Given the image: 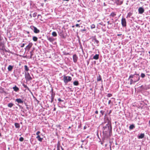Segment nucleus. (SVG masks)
Returning <instances> with one entry per match:
<instances>
[{
	"mask_svg": "<svg viewBox=\"0 0 150 150\" xmlns=\"http://www.w3.org/2000/svg\"><path fill=\"white\" fill-rule=\"evenodd\" d=\"M108 123L103 127V133L104 134H107L108 133L110 134L111 132L112 127L111 124L109 123L110 121L108 120Z\"/></svg>",
	"mask_w": 150,
	"mask_h": 150,
	"instance_id": "nucleus-1",
	"label": "nucleus"
},
{
	"mask_svg": "<svg viewBox=\"0 0 150 150\" xmlns=\"http://www.w3.org/2000/svg\"><path fill=\"white\" fill-rule=\"evenodd\" d=\"M130 78H133V80H134V81L136 83L140 79L139 74H131L129 76V79Z\"/></svg>",
	"mask_w": 150,
	"mask_h": 150,
	"instance_id": "nucleus-2",
	"label": "nucleus"
},
{
	"mask_svg": "<svg viewBox=\"0 0 150 150\" xmlns=\"http://www.w3.org/2000/svg\"><path fill=\"white\" fill-rule=\"evenodd\" d=\"M62 80L65 84L66 85L68 82L71 81L72 78L71 76L64 75L63 76Z\"/></svg>",
	"mask_w": 150,
	"mask_h": 150,
	"instance_id": "nucleus-3",
	"label": "nucleus"
},
{
	"mask_svg": "<svg viewBox=\"0 0 150 150\" xmlns=\"http://www.w3.org/2000/svg\"><path fill=\"white\" fill-rule=\"evenodd\" d=\"M25 79L28 81H31L32 79V78L31 77L28 72L25 73Z\"/></svg>",
	"mask_w": 150,
	"mask_h": 150,
	"instance_id": "nucleus-4",
	"label": "nucleus"
},
{
	"mask_svg": "<svg viewBox=\"0 0 150 150\" xmlns=\"http://www.w3.org/2000/svg\"><path fill=\"white\" fill-rule=\"evenodd\" d=\"M30 28L33 30L34 33H39L40 31L37 28L34 26H30Z\"/></svg>",
	"mask_w": 150,
	"mask_h": 150,
	"instance_id": "nucleus-5",
	"label": "nucleus"
},
{
	"mask_svg": "<svg viewBox=\"0 0 150 150\" xmlns=\"http://www.w3.org/2000/svg\"><path fill=\"white\" fill-rule=\"evenodd\" d=\"M121 24L123 27H125L127 25V23L125 18H122Z\"/></svg>",
	"mask_w": 150,
	"mask_h": 150,
	"instance_id": "nucleus-6",
	"label": "nucleus"
},
{
	"mask_svg": "<svg viewBox=\"0 0 150 150\" xmlns=\"http://www.w3.org/2000/svg\"><path fill=\"white\" fill-rule=\"evenodd\" d=\"M33 45V44L31 42H30L29 43L28 45L26 47L25 49L29 51L30 48L32 47Z\"/></svg>",
	"mask_w": 150,
	"mask_h": 150,
	"instance_id": "nucleus-7",
	"label": "nucleus"
},
{
	"mask_svg": "<svg viewBox=\"0 0 150 150\" xmlns=\"http://www.w3.org/2000/svg\"><path fill=\"white\" fill-rule=\"evenodd\" d=\"M144 11V8L142 7H140L138 9V12L139 14L143 13Z\"/></svg>",
	"mask_w": 150,
	"mask_h": 150,
	"instance_id": "nucleus-8",
	"label": "nucleus"
},
{
	"mask_svg": "<svg viewBox=\"0 0 150 150\" xmlns=\"http://www.w3.org/2000/svg\"><path fill=\"white\" fill-rule=\"evenodd\" d=\"M78 57L76 54H74L73 55V59L74 62L76 63Z\"/></svg>",
	"mask_w": 150,
	"mask_h": 150,
	"instance_id": "nucleus-9",
	"label": "nucleus"
},
{
	"mask_svg": "<svg viewBox=\"0 0 150 150\" xmlns=\"http://www.w3.org/2000/svg\"><path fill=\"white\" fill-rule=\"evenodd\" d=\"M15 101L18 102V103H23V101L20 98H17L16 99Z\"/></svg>",
	"mask_w": 150,
	"mask_h": 150,
	"instance_id": "nucleus-10",
	"label": "nucleus"
},
{
	"mask_svg": "<svg viewBox=\"0 0 150 150\" xmlns=\"http://www.w3.org/2000/svg\"><path fill=\"white\" fill-rule=\"evenodd\" d=\"M13 89L14 91L16 92H18L19 90V88L17 87L16 86H14L13 87Z\"/></svg>",
	"mask_w": 150,
	"mask_h": 150,
	"instance_id": "nucleus-11",
	"label": "nucleus"
},
{
	"mask_svg": "<svg viewBox=\"0 0 150 150\" xmlns=\"http://www.w3.org/2000/svg\"><path fill=\"white\" fill-rule=\"evenodd\" d=\"M93 41L94 42V43L95 44L96 43V45L97 46H98V43H99V42L96 38L93 39Z\"/></svg>",
	"mask_w": 150,
	"mask_h": 150,
	"instance_id": "nucleus-12",
	"label": "nucleus"
},
{
	"mask_svg": "<svg viewBox=\"0 0 150 150\" xmlns=\"http://www.w3.org/2000/svg\"><path fill=\"white\" fill-rule=\"evenodd\" d=\"M13 66L11 65H9L8 67V69L9 71H11L13 68Z\"/></svg>",
	"mask_w": 150,
	"mask_h": 150,
	"instance_id": "nucleus-13",
	"label": "nucleus"
},
{
	"mask_svg": "<svg viewBox=\"0 0 150 150\" xmlns=\"http://www.w3.org/2000/svg\"><path fill=\"white\" fill-rule=\"evenodd\" d=\"M116 4L118 5H120L123 3V1L120 0H117L116 1Z\"/></svg>",
	"mask_w": 150,
	"mask_h": 150,
	"instance_id": "nucleus-14",
	"label": "nucleus"
},
{
	"mask_svg": "<svg viewBox=\"0 0 150 150\" xmlns=\"http://www.w3.org/2000/svg\"><path fill=\"white\" fill-rule=\"evenodd\" d=\"M99 55L98 54H96L93 57V59L97 60L99 59Z\"/></svg>",
	"mask_w": 150,
	"mask_h": 150,
	"instance_id": "nucleus-15",
	"label": "nucleus"
},
{
	"mask_svg": "<svg viewBox=\"0 0 150 150\" xmlns=\"http://www.w3.org/2000/svg\"><path fill=\"white\" fill-rule=\"evenodd\" d=\"M144 134L141 133L140 135L138 136V138L139 139H142L144 137Z\"/></svg>",
	"mask_w": 150,
	"mask_h": 150,
	"instance_id": "nucleus-16",
	"label": "nucleus"
},
{
	"mask_svg": "<svg viewBox=\"0 0 150 150\" xmlns=\"http://www.w3.org/2000/svg\"><path fill=\"white\" fill-rule=\"evenodd\" d=\"M36 138L38 139V140L40 142H42L43 139V138H41L40 135L37 136Z\"/></svg>",
	"mask_w": 150,
	"mask_h": 150,
	"instance_id": "nucleus-17",
	"label": "nucleus"
},
{
	"mask_svg": "<svg viewBox=\"0 0 150 150\" xmlns=\"http://www.w3.org/2000/svg\"><path fill=\"white\" fill-rule=\"evenodd\" d=\"M135 127L134 125V124L131 125L129 127V129L130 130L132 129Z\"/></svg>",
	"mask_w": 150,
	"mask_h": 150,
	"instance_id": "nucleus-18",
	"label": "nucleus"
},
{
	"mask_svg": "<svg viewBox=\"0 0 150 150\" xmlns=\"http://www.w3.org/2000/svg\"><path fill=\"white\" fill-rule=\"evenodd\" d=\"M48 40L50 42H52L54 40L53 38L49 37L47 38Z\"/></svg>",
	"mask_w": 150,
	"mask_h": 150,
	"instance_id": "nucleus-19",
	"label": "nucleus"
},
{
	"mask_svg": "<svg viewBox=\"0 0 150 150\" xmlns=\"http://www.w3.org/2000/svg\"><path fill=\"white\" fill-rule=\"evenodd\" d=\"M116 15V13L114 12H112L110 14V16L112 18L115 17Z\"/></svg>",
	"mask_w": 150,
	"mask_h": 150,
	"instance_id": "nucleus-20",
	"label": "nucleus"
},
{
	"mask_svg": "<svg viewBox=\"0 0 150 150\" xmlns=\"http://www.w3.org/2000/svg\"><path fill=\"white\" fill-rule=\"evenodd\" d=\"M73 84L74 86H77L79 85V83L78 81H75L74 82Z\"/></svg>",
	"mask_w": 150,
	"mask_h": 150,
	"instance_id": "nucleus-21",
	"label": "nucleus"
},
{
	"mask_svg": "<svg viewBox=\"0 0 150 150\" xmlns=\"http://www.w3.org/2000/svg\"><path fill=\"white\" fill-rule=\"evenodd\" d=\"M15 126L16 128H19L20 127V125L18 123H15Z\"/></svg>",
	"mask_w": 150,
	"mask_h": 150,
	"instance_id": "nucleus-22",
	"label": "nucleus"
},
{
	"mask_svg": "<svg viewBox=\"0 0 150 150\" xmlns=\"http://www.w3.org/2000/svg\"><path fill=\"white\" fill-rule=\"evenodd\" d=\"M132 13L131 12H129L128 13L126 18H130L131 16H132Z\"/></svg>",
	"mask_w": 150,
	"mask_h": 150,
	"instance_id": "nucleus-23",
	"label": "nucleus"
},
{
	"mask_svg": "<svg viewBox=\"0 0 150 150\" xmlns=\"http://www.w3.org/2000/svg\"><path fill=\"white\" fill-rule=\"evenodd\" d=\"M52 35L54 37H56L57 35V34L54 31L52 33Z\"/></svg>",
	"mask_w": 150,
	"mask_h": 150,
	"instance_id": "nucleus-24",
	"label": "nucleus"
},
{
	"mask_svg": "<svg viewBox=\"0 0 150 150\" xmlns=\"http://www.w3.org/2000/svg\"><path fill=\"white\" fill-rule=\"evenodd\" d=\"M38 39V38L36 36H33V40L34 41H37Z\"/></svg>",
	"mask_w": 150,
	"mask_h": 150,
	"instance_id": "nucleus-25",
	"label": "nucleus"
},
{
	"mask_svg": "<svg viewBox=\"0 0 150 150\" xmlns=\"http://www.w3.org/2000/svg\"><path fill=\"white\" fill-rule=\"evenodd\" d=\"M13 105V104L12 103H9L8 104V107L10 108H11L12 107Z\"/></svg>",
	"mask_w": 150,
	"mask_h": 150,
	"instance_id": "nucleus-26",
	"label": "nucleus"
},
{
	"mask_svg": "<svg viewBox=\"0 0 150 150\" xmlns=\"http://www.w3.org/2000/svg\"><path fill=\"white\" fill-rule=\"evenodd\" d=\"M135 82L134 81V80H133V79H130V85L132 84L133 83H135Z\"/></svg>",
	"mask_w": 150,
	"mask_h": 150,
	"instance_id": "nucleus-27",
	"label": "nucleus"
},
{
	"mask_svg": "<svg viewBox=\"0 0 150 150\" xmlns=\"http://www.w3.org/2000/svg\"><path fill=\"white\" fill-rule=\"evenodd\" d=\"M25 70L26 71H28L29 70V69L27 65L24 66Z\"/></svg>",
	"mask_w": 150,
	"mask_h": 150,
	"instance_id": "nucleus-28",
	"label": "nucleus"
},
{
	"mask_svg": "<svg viewBox=\"0 0 150 150\" xmlns=\"http://www.w3.org/2000/svg\"><path fill=\"white\" fill-rule=\"evenodd\" d=\"M54 96H53L52 95L51 96V103H52L53 101V100L54 99Z\"/></svg>",
	"mask_w": 150,
	"mask_h": 150,
	"instance_id": "nucleus-29",
	"label": "nucleus"
},
{
	"mask_svg": "<svg viewBox=\"0 0 150 150\" xmlns=\"http://www.w3.org/2000/svg\"><path fill=\"white\" fill-rule=\"evenodd\" d=\"M23 140L24 138L23 137H21L19 139V140L21 142H23Z\"/></svg>",
	"mask_w": 150,
	"mask_h": 150,
	"instance_id": "nucleus-30",
	"label": "nucleus"
},
{
	"mask_svg": "<svg viewBox=\"0 0 150 150\" xmlns=\"http://www.w3.org/2000/svg\"><path fill=\"white\" fill-rule=\"evenodd\" d=\"M23 86L25 88L28 89L29 88L27 86V85H25L24 84H23Z\"/></svg>",
	"mask_w": 150,
	"mask_h": 150,
	"instance_id": "nucleus-31",
	"label": "nucleus"
},
{
	"mask_svg": "<svg viewBox=\"0 0 150 150\" xmlns=\"http://www.w3.org/2000/svg\"><path fill=\"white\" fill-rule=\"evenodd\" d=\"M37 15V13H34L33 14V16L34 17H35Z\"/></svg>",
	"mask_w": 150,
	"mask_h": 150,
	"instance_id": "nucleus-32",
	"label": "nucleus"
},
{
	"mask_svg": "<svg viewBox=\"0 0 150 150\" xmlns=\"http://www.w3.org/2000/svg\"><path fill=\"white\" fill-rule=\"evenodd\" d=\"M101 78L100 76H99L98 78L97 79V81H100L101 80Z\"/></svg>",
	"mask_w": 150,
	"mask_h": 150,
	"instance_id": "nucleus-33",
	"label": "nucleus"
},
{
	"mask_svg": "<svg viewBox=\"0 0 150 150\" xmlns=\"http://www.w3.org/2000/svg\"><path fill=\"white\" fill-rule=\"evenodd\" d=\"M141 77L142 78H144L145 76V75L144 73H142L141 75Z\"/></svg>",
	"mask_w": 150,
	"mask_h": 150,
	"instance_id": "nucleus-34",
	"label": "nucleus"
},
{
	"mask_svg": "<svg viewBox=\"0 0 150 150\" xmlns=\"http://www.w3.org/2000/svg\"><path fill=\"white\" fill-rule=\"evenodd\" d=\"M95 27V26L94 24H92L91 25V29H93Z\"/></svg>",
	"mask_w": 150,
	"mask_h": 150,
	"instance_id": "nucleus-35",
	"label": "nucleus"
},
{
	"mask_svg": "<svg viewBox=\"0 0 150 150\" xmlns=\"http://www.w3.org/2000/svg\"><path fill=\"white\" fill-rule=\"evenodd\" d=\"M107 96L108 97H110L112 96V94L111 93H108L107 95Z\"/></svg>",
	"mask_w": 150,
	"mask_h": 150,
	"instance_id": "nucleus-36",
	"label": "nucleus"
},
{
	"mask_svg": "<svg viewBox=\"0 0 150 150\" xmlns=\"http://www.w3.org/2000/svg\"><path fill=\"white\" fill-rule=\"evenodd\" d=\"M100 112L102 114V115H103L104 114V111L101 110L100 111Z\"/></svg>",
	"mask_w": 150,
	"mask_h": 150,
	"instance_id": "nucleus-37",
	"label": "nucleus"
},
{
	"mask_svg": "<svg viewBox=\"0 0 150 150\" xmlns=\"http://www.w3.org/2000/svg\"><path fill=\"white\" fill-rule=\"evenodd\" d=\"M25 45V44L24 43H23L22 44H21V47H24Z\"/></svg>",
	"mask_w": 150,
	"mask_h": 150,
	"instance_id": "nucleus-38",
	"label": "nucleus"
},
{
	"mask_svg": "<svg viewBox=\"0 0 150 150\" xmlns=\"http://www.w3.org/2000/svg\"><path fill=\"white\" fill-rule=\"evenodd\" d=\"M40 133V131H38L37 132V133H36V134L37 135V136H38V135H39V134Z\"/></svg>",
	"mask_w": 150,
	"mask_h": 150,
	"instance_id": "nucleus-39",
	"label": "nucleus"
},
{
	"mask_svg": "<svg viewBox=\"0 0 150 150\" xmlns=\"http://www.w3.org/2000/svg\"><path fill=\"white\" fill-rule=\"evenodd\" d=\"M58 101H59V102H60V101H63V100H62L60 98H59L58 99Z\"/></svg>",
	"mask_w": 150,
	"mask_h": 150,
	"instance_id": "nucleus-40",
	"label": "nucleus"
},
{
	"mask_svg": "<svg viewBox=\"0 0 150 150\" xmlns=\"http://www.w3.org/2000/svg\"><path fill=\"white\" fill-rule=\"evenodd\" d=\"M76 27H80V26H79V24H76Z\"/></svg>",
	"mask_w": 150,
	"mask_h": 150,
	"instance_id": "nucleus-41",
	"label": "nucleus"
},
{
	"mask_svg": "<svg viewBox=\"0 0 150 150\" xmlns=\"http://www.w3.org/2000/svg\"><path fill=\"white\" fill-rule=\"evenodd\" d=\"M30 56H32L33 55V54L31 52H30Z\"/></svg>",
	"mask_w": 150,
	"mask_h": 150,
	"instance_id": "nucleus-42",
	"label": "nucleus"
},
{
	"mask_svg": "<svg viewBox=\"0 0 150 150\" xmlns=\"http://www.w3.org/2000/svg\"><path fill=\"white\" fill-rule=\"evenodd\" d=\"M57 150H60L59 147L58 146H57Z\"/></svg>",
	"mask_w": 150,
	"mask_h": 150,
	"instance_id": "nucleus-43",
	"label": "nucleus"
},
{
	"mask_svg": "<svg viewBox=\"0 0 150 150\" xmlns=\"http://www.w3.org/2000/svg\"><path fill=\"white\" fill-rule=\"evenodd\" d=\"M107 23H108V24H110V25H111L112 24V23H110V22L109 21H108L107 22Z\"/></svg>",
	"mask_w": 150,
	"mask_h": 150,
	"instance_id": "nucleus-44",
	"label": "nucleus"
},
{
	"mask_svg": "<svg viewBox=\"0 0 150 150\" xmlns=\"http://www.w3.org/2000/svg\"><path fill=\"white\" fill-rule=\"evenodd\" d=\"M111 100H109L108 101V104H110L111 103Z\"/></svg>",
	"mask_w": 150,
	"mask_h": 150,
	"instance_id": "nucleus-45",
	"label": "nucleus"
},
{
	"mask_svg": "<svg viewBox=\"0 0 150 150\" xmlns=\"http://www.w3.org/2000/svg\"><path fill=\"white\" fill-rule=\"evenodd\" d=\"M95 113L96 114H98V112L97 110H96L95 111Z\"/></svg>",
	"mask_w": 150,
	"mask_h": 150,
	"instance_id": "nucleus-46",
	"label": "nucleus"
},
{
	"mask_svg": "<svg viewBox=\"0 0 150 150\" xmlns=\"http://www.w3.org/2000/svg\"><path fill=\"white\" fill-rule=\"evenodd\" d=\"M26 32L28 34H29L30 33L28 31H26Z\"/></svg>",
	"mask_w": 150,
	"mask_h": 150,
	"instance_id": "nucleus-47",
	"label": "nucleus"
},
{
	"mask_svg": "<svg viewBox=\"0 0 150 150\" xmlns=\"http://www.w3.org/2000/svg\"><path fill=\"white\" fill-rule=\"evenodd\" d=\"M56 110V108H54V110H53L55 111Z\"/></svg>",
	"mask_w": 150,
	"mask_h": 150,
	"instance_id": "nucleus-48",
	"label": "nucleus"
},
{
	"mask_svg": "<svg viewBox=\"0 0 150 150\" xmlns=\"http://www.w3.org/2000/svg\"><path fill=\"white\" fill-rule=\"evenodd\" d=\"M65 54L66 55H68V54H69V53H65Z\"/></svg>",
	"mask_w": 150,
	"mask_h": 150,
	"instance_id": "nucleus-49",
	"label": "nucleus"
},
{
	"mask_svg": "<svg viewBox=\"0 0 150 150\" xmlns=\"http://www.w3.org/2000/svg\"><path fill=\"white\" fill-rule=\"evenodd\" d=\"M69 0H63V1H69Z\"/></svg>",
	"mask_w": 150,
	"mask_h": 150,
	"instance_id": "nucleus-50",
	"label": "nucleus"
},
{
	"mask_svg": "<svg viewBox=\"0 0 150 150\" xmlns=\"http://www.w3.org/2000/svg\"><path fill=\"white\" fill-rule=\"evenodd\" d=\"M111 110H110V112H109V114H110V113H111Z\"/></svg>",
	"mask_w": 150,
	"mask_h": 150,
	"instance_id": "nucleus-51",
	"label": "nucleus"
},
{
	"mask_svg": "<svg viewBox=\"0 0 150 150\" xmlns=\"http://www.w3.org/2000/svg\"><path fill=\"white\" fill-rule=\"evenodd\" d=\"M87 65H88L89 63V61H87Z\"/></svg>",
	"mask_w": 150,
	"mask_h": 150,
	"instance_id": "nucleus-52",
	"label": "nucleus"
},
{
	"mask_svg": "<svg viewBox=\"0 0 150 150\" xmlns=\"http://www.w3.org/2000/svg\"><path fill=\"white\" fill-rule=\"evenodd\" d=\"M32 56H30V59H32Z\"/></svg>",
	"mask_w": 150,
	"mask_h": 150,
	"instance_id": "nucleus-53",
	"label": "nucleus"
},
{
	"mask_svg": "<svg viewBox=\"0 0 150 150\" xmlns=\"http://www.w3.org/2000/svg\"><path fill=\"white\" fill-rule=\"evenodd\" d=\"M26 108L28 109V110H29V108L28 107H26Z\"/></svg>",
	"mask_w": 150,
	"mask_h": 150,
	"instance_id": "nucleus-54",
	"label": "nucleus"
},
{
	"mask_svg": "<svg viewBox=\"0 0 150 150\" xmlns=\"http://www.w3.org/2000/svg\"><path fill=\"white\" fill-rule=\"evenodd\" d=\"M41 16V15H38V17H39V16Z\"/></svg>",
	"mask_w": 150,
	"mask_h": 150,
	"instance_id": "nucleus-55",
	"label": "nucleus"
},
{
	"mask_svg": "<svg viewBox=\"0 0 150 150\" xmlns=\"http://www.w3.org/2000/svg\"><path fill=\"white\" fill-rule=\"evenodd\" d=\"M149 124L150 125V120L149 121Z\"/></svg>",
	"mask_w": 150,
	"mask_h": 150,
	"instance_id": "nucleus-56",
	"label": "nucleus"
},
{
	"mask_svg": "<svg viewBox=\"0 0 150 150\" xmlns=\"http://www.w3.org/2000/svg\"><path fill=\"white\" fill-rule=\"evenodd\" d=\"M120 34H118L117 36H120Z\"/></svg>",
	"mask_w": 150,
	"mask_h": 150,
	"instance_id": "nucleus-57",
	"label": "nucleus"
},
{
	"mask_svg": "<svg viewBox=\"0 0 150 150\" xmlns=\"http://www.w3.org/2000/svg\"><path fill=\"white\" fill-rule=\"evenodd\" d=\"M80 21V20H78V21H78V22H79V21Z\"/></svg>",
	"mask_w": 150,
	"mask_h": 150,
	"instance_id": "nucleus-58",
	"label": "nucleus"
},
{
	"mask_svg": "<svg viewBox=\"0 0 150 150\" xmlns=\"http://www.w3.org/2000/svg\"><path fill=\"white\" fill-rule=\"evenodd\" d=\"M30 16L31 17H32V16H31V15H30Z\"/></svg>",
	"mask_w": 150,
	"mask_h": 150,
	"instance_id": "nucleus-59",
	"label": "nucleus"
},
{
	"mask_svg": "<svg viewBox=\"0 0 150 150\" xmlns=\"http://www.w3.org/2000/svg\"><path fill=\"white\" fill-rule=\"evenodd\" d=\"M71 128V127H69V128Z\"/></svg>",
	"mask_w": 150,
	"mask_h": 150,
	"instance_id": "nucleus-60",
	"label": "nucleus"
},
{
	"mask_svg": "<svg viewBox=\"0 0 150 150\" xmlns=\"http://www.w3.org/2000/svg\"><path fill=\"white\" fill-rule=\"evenodd\" d=\"M18 105V106H20V105Z\"/></svg>",
	"mask_w": 150,
	"mask_h": 150,
	"instance_id": "nucleus-61",
	"label": "nucleus"
},
{
	"mask_svg": "<svg viewBox=\"0 0 150 150\" xmlns=\"http://www.w3.org/2000/svg\"><path fill=\"white\" fill-rule=\"evenodd\" d=\"M62 149H63V148L62 147H61Z\"/></svg>",
	"mask_w": 150,
	"mask_h": 150,
	"instance_id": "nucleus-62",
	"label": "nucleus"
}]
</instances>
